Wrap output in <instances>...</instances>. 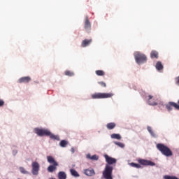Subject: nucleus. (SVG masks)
Returning a JSON list of instances; mask_svg holds the SVG:
<instances>
[{"label":"nucleus","mask_w":179,"mask_h":179,"mask_svg":"<svg viewBox=\"0 0 179 179\" xmlns=\"http://www.w3.org/2000/svg\"><path fill=\"white\" fill-rule=\"evenodd\" d=\"M129 165L131 167H134L136 169H141V165L139 164H135L134 162H131V163L129 164Z\"/></svg>","instance_id":"nucleus-26"},{"label":"nucleus","mask_w":179,"mask_h":179,"mask_svg":"<svg viewBox=\"0 0 179 179\" xmlns=\"http://www.w3.org/2000/svg\"><path fill=\"white\" fill-rule=\"evenodd\" d=\"M32 170L31 173L34 176L38 175V171H40V164L37 162H34L31 164Z\"/></svg>","instance_id":"nucleus-6"},{"label":"nucleus","mask_w":179,"mask_h":179,"mask_svg":"<svg viewBox=\"0 0 179 179\" xmlns=\"http://www.w3.org/2000/svg\"><path fill=\"white\" fill-rule=\"evenodd\" d=\"M47 160L50 163V164H58V162H57V161H55V159H54V157H52V156H48Z\"/></svg>","instance_id":"nucleus-15"},{"label":"nucleus","mask_w":179,"mask_h":179,"mask_svg":"<svg viewBox=\"0 0 179 179\" xmlns=\"http://www.w3.org/2000/svg\"><path fill=\"white\" fill-rule=\"evenodd\" d=\"M5 104V102L3 101V100L0 99V107H2V106H3Z\"/></svg>","instance_id":"nucleus-32"},{"label":"nucleus","mask_w":179,"mask_h":179,"mask_svg":"<svg viewBox=\"0 0 179 179\" xmlns=\"http://www.w3.org/2000/svg\"><path fill=\"white\" fill-rule=\"evenodd\" d=\"M147 129H148V132H150V134L153 131V130L152 129V127H147Z\"/></svg>","instance_id":"nucleus-35"},{"label":"nucleus","mask_w":179,"mask_h":179,"mask_svg":"<svg viewBox=\"0 0 179 179\" xmlns=\"http://www.w3.org/2000/svg\"><path fill=\"white\" fill-rule=\"evenodd\" d=\"M104 157L108 166H111V164H115V163H117V159L115 158H113L107 155H105Z\"/></svg>","instance_id":"nucleus-9"},{"label":"nucleus","mask_w":179,"mask_h":179,"mask_svg":"<svg viewBox=\"0 0 179 179\" xmlns=\"http://www.w3.org/2000/svg\"><path fill=\"white\" fill-rule=\"evenodd\" d=\"M153 99V96H152V95H149L148 96V104L150 105V106H157V103H156V102H152V101H150V100H152Z\"/></svg>","instance_id":"nucleus-19"},{"label":"nucleus","mask_w":179,"mask_h":179,"mask_svg":"<svg viewBox=\"0 0 179 179\" xmlns=\"http://www.w3.org/2000/svg\"><path fill=\"white\" fill-rule=\"evenodd\" d=\"M110 137L112 138V139H117L118 141L121 139V135L117 134H111Z\"/></svg>","instance_id":"nucleus-24"},{"label":"nucleus","mask_w":179,"mask_h":179,"mask_svg":"<svg viewBox=\"0 0 179 179\" xmlns=\"http://www.w3.org/2000/svg\"><path fill=\"white\" fill-rule=\"evenodd\" d=\"M164 179H178V178L176 177V176H164Z\"/></svg>","instance_id":"nucleus-29"},{"label":"nucleus","mask_w":179,"mask_h":179,"mask_svg":"<svg viewBox=\"0 0 179 179\" xmlns=\"http://www.w3.org/2000/svg\"><path fill=\"white\" fill-rule=\"evenodd\" d=\"M173 107H174L176 110H179V105L176 102H169L166 105V108L168 110V111H171V110H173Z\"/></svg>","instance_id":"nucleus-7"},{"label":"nucleus","mask_w":179,"mask_h":179,"mask_svg":"<svg viewBox=\"0 0 179 179\" xmlns=\"http://www.w3.org/2000/svg\"><path fill=\"white\" fill-rule=\"evenodd\" d=\"M87 159H90L91 160H99V156L94 155L91 156L90 155H87Z\"/></svg>","instance_id":"nucleus-22"},{"label":"nucleus","mask_w":179,"mask_h":179,"mask_svg":"<svg viewBox=\"0 0 179 179\" xmlns=\"http://www.w3.org/2000/svg\"><path fill=\"white\" fill-rule=\"evenodd\" d=\"M84 173L88 177H92V176H94V174H96L93 169H85Z\"/></svg>","instance_id":"nucleus-14"},{"label":"nucleus","mask_w":179,"mask_h":179,"mask_svg":"<svg viewBox=\"0 0 179 179\" xmlns=\"http://www.w3.org/2000/svg\"><path fill=\"white\" fill-rule=\"evenodd\" d=\"M64 73L66 76H73L75 75V73L73 71L68 70L66 71Z\"/></svg>","instance_id":"nucleus-27"},{"label":"nucleus","mask_w":179,"mask_h":179,"mask_svg":"<svg viewBox=\"0 0 179 179\" xmlns=\"http://www.w3.org/2000/svg\"><path fill=\"white\" fill-rule=\"evenodd\" d=\"M176 83L178 85V86H179V76L176 78Z\"/></svg>","instance_id":"nucleus-33"},{"label":"nucleus","mask_w":179,"mask_h":179,"mask_svg":"<svg viewBox=\"0 0 179 179\" xmlns=\"http://www.w3.org/2000/svg\"><path fill=\"white\" fill-rule=\"evenodd\" d=\"M34 131L35 134H37L38 136H50V139L59 141V136L54 135L47 129L35 128Z\"/></svg>","instance_id":"nucleus-1"},{"label":"nucleus","mask_w":179,"mask_h":179,"mask_svg":"<svg viewBox=\"0 0 179 179\" xmlns=\"http://www.w3.org/2000/svg\"><path fill=\"white\" fill-rule=\"evenodd\" d=\"M58 179H66V173L64 171H59L57 174Z\"/></svg>","instance_id":"nucleus-16"},{"label":"nucleus","mask_w":179,"mask_h":179,"mask_svg":"<svg viewBox=\"0 0 179 179\" xmlns=\"http://www.w3.org/2000/svg\"><path fill=\"white\" fill-rule=\"evenodd\" d=\"M138 162L142 166H156L155 162L146 159H138Z\"/></svg>","instance_id":"nucleus-8"},{"label":"nucleus","mask_w":179,"mask_h":179,"mask_svg":"<svg viewBox=\"0 0 179 179\" xmlns=\"http://www.w3.org/2000/svg\"><path fill=\"white\" fill-rule=\"evenodd\" d=\"M70 173H71V176H73V177H79L80 176L78 171H76V170H75V169H71Z\"/></svg>","instance_id":"nucleus-21"},{"label":"nucleus","mask_w":179,"mask_h":179,"mask_svg":"<svg viewBox=\"0 0 179 179\" xmlns=\"http://www.w3.org/2000/svg\"><path fill=\"white\" fill-rule=\"evenodd\" d=\"M157 149H158L164 156H166V157H170V156L173 155L171 150H170L169 147L164 145V144L158 143L157 145Z\"/></svg>","instance_id":"nucleus-2"},{"label":"nucleus","mask_w":179,"mask_h":179,"mask_svg":"<svg viewBox=\"0 0 179 179\" xmlns=\"http://www.w3.org/2000/svg\"><path fill=\"white\" fill-rule=\"evenodd\" d=\"M150 57L151 58H159V52H157V51L155 50H152L150 53Z\"/></svg>","instance_id":"nucleus-20"},{"label":"nucleus","mask_w":179,"mask_h":179,"mask_svg":"<svg viewBox=\"0 0 179 179\" xmlns=\"http://www.w3.org/2000/svg\"><path fill=\"white\" fill-rule=\"evenodd\" d=\"M98 83H99V85H101L102 86V87H107V85L104 82H99Z\"/></svg>","instance_id":"nucleus-31"},{"label":"nucleus","mask_w":179,"mask_h":179,"mask_svg":"<svg viewBox=\"0 0 179 179\" xmlns=\"http://www.w3.org/2000/svg\"><path fill=\"white\" fill-rule=\"evenodd\" d=\"M115 127H117V124L115 122H110L106 124V128L109 130L114 129Z\"/></svg>","instance_id":"nucleus-17"},{"label":"nucleus","mask_w":179,"mask_h":179,"mask_svg":"<svg viewBox=\"0 0 179 179\" xmlns=\"http://www.w3.org/2000/svg\"><path fill=\"white\" fill-rule=\"evenodd\" d=\"M114 94L113 93H94L92 95V99H110L113 96Z\"/></svg>","instance_id":"nucleus-4"},{"label":"nucleus","mask_w":179,"mask_h":179,"mask_svg":"<svg viewBox=\"0 0 179 179\" xmlns=\"http://www.w3.org/2000/svg\"><path fill=\"white\" fill-rule=\"evenodd\" d=\"M155 68L157 71H162L164 68L162 62H157L155 65Z\"/></svg>","instance_id":"nucleus-18"},{"label":"nucleus","mask_w":179,"mask_h":179,"mask_svg":"<svg viewBox=\"0 0 179 179\" xmlns=\"http://www.w3.org/2000/svg\"><path fill=\"white\" fill-rule=\"evenodd\" d=\"M114 169L113 166L106 164L105 169L102 173L103 177L105 179H113V170Z\"/></svg>","instance_id":"nucleus-3"},{"label":"nucleus","mask_w":179,"mask_h":179,"mask_svg":"<svg viewBox=\"0 0 179 179\" xmlns=\"http://www.w3.org/2000/svg\"><path fill=\"white\" fill-rule=\"evenodd\" d=\"M20 171L22 174H29V172L27 171H26V169H24V168H23V167H20Z\"/></svg>","instance_id":"nucleus-28"},{"label":"nucleus","mask_w":179,"mask_h":179,"mask_svg":"<svg viewBox=\"0 0 179 179\" xmlns=\"http://www.w3.org/2000/svg\"><path fill=\"white\" fill-rule=\"evenodd\" d=\"M134 57L137 64H143V62H146L148 60L146 55L138 52L134 53Z\"/></svg>","instance_id":"nucleus-5"},{"label":"nucleus","mask_w":179,"mask_h":179,"mask_svg":"<svg viewBox=\"0 0 179 179\" xmlns=\"http://www.w3.org/2000/svg\"><path fill=\"white\" fill-rule=\"evenodd\" d=\"M68 145V141H65V140H62L59 143V145L62 148H66V145Z\"/></svg>","instance_id":"nucleus-25"},{"label":"nucleus","mask_w":179,"mask_h":179,"mask_svg":"<svg viewBox=\"0 0 179 179\" xmlns=\"http://www.w3.org/2000/svg\"><path fill=\"white\" fill-rule=\"evenodd\" d=\"M31 80L29 76L22 77L18 80V83H29Z\"/></svg>","instance_id":"nucleus-12"},{"label":"nucleus","mask_w":179,"mask_h":179,"mask_svg":"<svg viewBox=\"0 0 179 179\" xmlns=\"http://www.w3.org/2000/svg\"><path fill=\"white\" fill-rule=\"evenodd\" d=\"M115 144L117 145V146H119L120 148H124V143H121V142H115Z\"/></svg>","instance_id":"nucleus-30"},{"label":"nucleus","mask_w":179,"mask_h":179,"mask_svg":"<svg viewBox=\"0 0 179 179\" xmlns=\"http://www.w3.org/2000/svg\"><path fill=\"white\" fill-rule=\"evenodd\" d=\"M95 73L98 76H104V75H106V73H104L103 70H96Z\"/></svg>","instance_id":"nucleus-23"},{"label":"nucleus","mask_w":179,"mask_h":179,"mask_svg":"<svg viewBox=\"0 0 179 179\" xmlns=\"http://www.w3.org/2000/svg\"><path fill=\"white\" fill-rule=\"evenodd\" d=\"M93 41L92 39H85L82 41L81 47L85 48V47H88V45H90L92 44V42Z\"/></svg>","instance_id":"nucleus-13"},{"label":"nucleus","mask_w":179,"mask_h":179,"mask_svg":"<svg viewBox=\"0 0 179 179\" xmlns=\"http://www.w3.org/2000/svg\"><path fill=\"white\" fill-rule=\"evenodd\" d=\"M84 27L87 31H90V30H92V24H90V21L89 20V17H85Z\"/></svg>","instance_id":"nucleus-10"},{"label":"nucleus","mask_w":179,"mask_h":179,"mask_svg":"<svg viewBox=\"0 0 179 179\" xmlns=\"http://www.w3.org/2000/svg\"><path fill=\"white\" fill-rule=\"evenodd\" d=\"M71 153H75V148H71Z\"/></svg>","instance_id":"nucleus-36"},{"label":"nucleus","mask_w":179,"mask_h":179,"mask_svg":"<svg viewBox=\"0 0 179 179\" xmlns=\"http://www.w3.org/2000/svg\"><path fill=\"white\" fill-rule=\"evenodd\" d=\"M150 134L151 136H152L153 138H156V134H155V131H152Z\"/></svg>","instance_id":"nucleus-34"},{"label":"nucleus","mask_w":179,"mask_h":179,"mask_svg":"<svg viewBox=\"0 0 179 179\" xmlns=\"http://www.w3.org/2000/svg\"><path fill=\"white\" fill-rule=\"evenodd\" d=\"M178 105L179 106V100L178 101Z\"/></svg>","instance_id":"nucleus-37"},{"label":"nucleus","mask_w":179,"mask_h":179,"mask_svg":"<svg viewBox=\"0 0 179 179\" xmlns=\"http://www.w3.org/2000/svg\"><path fill=\"white\" fill-rule=\"evenodd\" d=\"M59 166V164H51L48 167V173H54V171H57V167Z\"/></svg>","instance_id":"nucleus-11"}]
</instances>
